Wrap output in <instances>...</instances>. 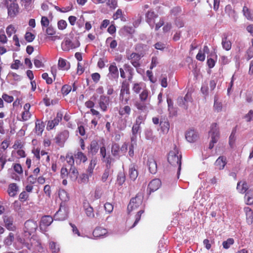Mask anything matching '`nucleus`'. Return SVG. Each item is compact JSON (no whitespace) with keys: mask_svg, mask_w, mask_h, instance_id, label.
<instances>
[{"mask_svg":"<svg viewBox=\"0 0 253 253\" xmlns=\"http://www.w3.org/2000/svg\"><path fill=\"white\" fill-rule=\"evenodd\" d=\"M29 197V195L26 191H23L19 196V199L21 202H24L26 201Z\"/></svg>","mask_w":253,"mask_h":253,"instance_id":"nucleus-62","label":"nucleus"},{"mask_svg":"<svg viewBox=\"0 0 253 253\" xmlns=\"http://www.w3.org/2000/svg\"><path fill=\"white\" fill-rule=\"evenodd\" d=\"M108 231L106 228L98 226L96 227L92 232L93 236L95 238H100L106 237Z\"/></svg>","mask_w":253,"mask_h":253,"instance_id":"nucleus-12","label":"nucleus"},{"mask_svg":"<svg viewBox=\"0 0 253 253\" xmlns=\"http://www.w3.org/2000/svg\"><path fill=\"white\" fill-rule=\"evenodd\" d=\"M109 74L114 78H118L119 77V71L115 62L111 63L109 67Z\"/></svg>","mask_w":253,"mask_h":253,"instance_id":"nucleus-30","label":"nucleus"},{"mask_svg":"<svg viewBox=\"0 0 253 253\" xmlns=\"http://www.w3.org/2000/svg\"><path fill=\"white\" fill-rule=\"evenodd\" d=\"M44 123L42 122L40 120H37V121L36 122V126L35 128L36 133L38 135H42V132L44 130Z\"/></svg>","mask_w":253,"mask_h":253,"instance_id":"nucleus-31","label":"nucleus"},{"mask_svg":"<svg viewBox=\"0 0 253 253\" xmlns=\"http://www.w3.org/2000/svg\"><path fill=\"white\" fill-rule=\"evenodd\" d=\"M146 115H138L135 120L134 124L140 125L142 122L146 119Z\"/></svg>","mask_w":253,"mask_h":253,"instance_id":"nucleus-63","label":"nucleus"},{"mask_svg":"<svg viewBox=\"0 0 253 253\" xmlns=\"http://www.w3.org/2000/svg\"><path fill=\"white\" fill-rule=\"evenodd\" d=\"M127 150V144L126 143H124L121 148L117 143H113L111 147V153L114 157H119L120 153L123 154L126 153Z\"/></svg>","mask_w":253,"mask_h":253,"instance_id":"nucleus-4","label":"nucleus"},{"mask_svg":"<svg viewBox=\"0 0 253 253\" xmlns=\"http://www.w3.org/2000/svg\"><path fill=\"white\" fill-rule=\"evenodd\" d=\"M69 176V171L66 167H63L60 170V177L62 179L66 178Z\"/></svg>","mask_w":253,"mask_h":253,"instance_id":"nucleus-57","label":"nucleus"},{"mask_svg":"<svg viewBox=\"0 0 253 253\" xmlns=\"http://www.w3.org/2000/svg\"><path fill=\"white\" fill-rule=\"evenodd\" d=\"M85 212L86 214V215L92 218L94 216V211L93 209L91 206H88L87 208H86L85 209Z\"/></svg>","mask_w":253,"mask_h":253,"instance_id":"nucleus-55","label":"nucleus"},{"mask_svg":"<svg viewBox=\"0 0 253 253\" xmlns=\"http://www.w3.org/2000/svg\"><path fill=\"white\" fill-rule=\"evenodd\" d=\"M19 188L17 184L15 183H12L9 184L7 188V193L10 197H15L18 191Z\"/></svg>","mask_w":253,"mask_h":253,"instance_id":"nucleus-21","label":"nucleus"},{"mask_svg":"<svg viewBox=\"0 0 253 253\" xmlns=\"http://www.w3.org/2000/svg\"><path fill=\"white\" fill-rule=\"evenodd\" d=\"M65 160L71 167L75 166V160L72 154H67L65 157Z\"/></svg>","mask_w":253,"mask_h":253,"instance_id":"nucleus-45","label":"nucleus"},{"mask_svg":"<svg viewBox=\"0 0 253 253\" xmlns=\"http://www.w3.org/2000/svg\"><path fill=\"white\" fill-rule=\"evenodd\" d=\"M3 221L5 228L9 230L14 231L16 230V226L13 224V218L11 216H5Z\"/></svg>","mask_w":253,"mask_h":253,"instance_id":"nucleus-13","label":"nucleus"},{"mask_svg":"<svg viewBox=\"0 0 253 253\" xmlns=\"http://www.w3.org/2000/svg\"><path fill=\"white\" fill-rule=\"evenodd\" d=\"M49 247L52 253H58L60 251L59 245L55 242H50Z\"/></svg>","mask_w":253,"mask_h":253,"instance_id":"nucleus-42","label":"nucleus"},{"mask_svg":"<svg viewBox=\"0 0 253 253\" xmlns=\"http://www.w3.org/2000/svg\"><path fill=\"white\" fill-rule=\"evenodd\" d=\"M97 164L96 159H92L91 160L88 167L87 169V171L88 174L91 176L93 173V170L95 168V166Z\"/></svg>","mask_w":253,"mask_h":253,"instance_id":"nucleus-40","label":"nucleus"},{"mask_svg":"<svg viewBox=\"0 0 253 253\" xmlns=\"http://www.w3.org/2000/svg\"><path fill=\"white\" fill-rule=\"evenodd\" d=\"M41 23L43 30L44 28L49 26V20L46 16L42 17Z\"/></svg>","mask_w":253,"mask_h":253,"instance_id":"nucleus-52","label":"nucleus"},{"mask_svg":"<svg viewBox=\"0 0 253 253\" xmlns=\"http://www.w3.org/2000/svg\"><path fill=\"white\" fill-rule=\"evenodd\" d=\"M15 240V235L13 233L9 232L8 235L5 237L3 240V243L5 246H10L13 243Z\"/></svg>","mask_w":253,"mask_h":253,"instance_id":"nucleus-36","label":"nucleus"},{"mask_svg":"<svg viewBox=\"0 0 253 253\" xmlns=\"http://www.w3.org/2000/svg\"><path fill=\"white\" fill-rule=\"evenodd\" d=\"M146 21L149 25L153 28L155 23V19L158 17V15L154 11H148L146 13Z\"/></svg>","mask_w":253,"mask_h":253,"instance_id":"nucleus-14","label":"nucleus"},{"mask_svg":"<svg viewBox=\"0 0 253 253\" xmlns=\"http://www.w3.org/2000/svg\"><path fill=\"white\" fill-rule=\"evenodd\" d=\"M119 99L124 104H126L130 99L129 84L126 81L122 83Z\"/></svg>","mask_w":253,"mask_h":253,"instance_id":"nucleus-2","label":"nucleus"},{"mask_svg":"<svg viewBox=\"0 0 253 253\" xmlns=\"http://www.w3.org/2000/svg\"><path fill=\"white\" fill-rule=\"evenodd\" d=\"M79 172L77 168L74 167H71L69 171V177L72 181H75L77 179Z\"/></svg>","mask_w":253,"mask_h":253,"instance_id":"nucleus-33","label":"nucleus"},{"mask_svg":"<svg viewBox=\"0 0 253 253\" xmlns=\"http://www.w3.org/2000/svg\"><path fill=\"white\" fill-rule=\"evenodd\" d=\"M188 98V94H186L184 98L179 97L177 99V103L179 106L183 107L185 109H187V99Z\"/></svg>","mask_w":253,"mask_h":253,"instance_id":"nucleus-38","label":"nucleus"},{"mask_svg":"<svg viewBox=\"0 0 253 253\" xmlns=\"http://www.w3.org/2000/svg\"><path fill=\"white\" fill-rule=\"evenodd\" d=\"M244 212L246 215V220L249 224H251L253 222V211L249 207H245Z\"/></svg>","mask_w":253,"mask_h":253,"instance_id":"nucleus-26","label":"nucleus"},{"mask_svg":"<svg viewBox=\"0 0 253 253\" xmlns=\"http://www.w3.org/2000/svg\"><path fill=\"white\" fill-rule=\"evenodd\" d=\"M110 169H109V168H106L105 169L101 177V180L103 182H105L107 180L110 174Z\"/></svg>","mask_w":253,"mask_h":253,"instance_id":"nucleus-60","label":"nucleus"},{"mask_svg":"<svg viewBox=\"0 0 253 253\" xmlns=\"http://www.w3.org/2000/svg\"><path fill=\"white\" fill-rule=\"evenodd\" d=\"M53 222V218L50 215H44L42 217L40 221V227L42 230L49 226Z\"/></svg>","mask_w":253,"mask_h":253,"instance_id":"nucleus-15","label":"nucleus"},{"mask_svg":"<svg viewBox=\"0 0 253 253\" xmlns=\"http://www.w3.org/2000/svg\"><path fill=\"white\" fill-rule=\"evenodd\" d=\"M134 105L136 109L141 112L146 111L147 110L146 102H143L139 100V101H136Z\"/></svg>","mask_w":253,"mask_h":253,"instance_id":"nucleus-35","label":"nucleus"},{"mask_svg":"<svg viewBox=\"0 0 253 253\" xmlns=\"http://www.w3.org/2000/svg\"><path fill=\"white\" fill-rule=\"evenodd\" d=\"M99 106L101 110L105 112L109 105V98L106 96L101 95L99 100Z\"/></svg>","mask_w":253,"mask_h":253,"instance_id":"nucleus-20","label":"nucleus"},{"mask_svg":"<svg viewBox=\"0 0 253 253\" xmlns=\"http://www.w3.org/2000/svg\"><path fill=\"white\" fill-rule=\"evenodd\" d=\"M160 126L161 130L164 134H167L169 130V123L168 119L166 117L160 119Z\"/></svg>","mask_w":253,"mask_h":253,"instance_id":"nucleus-16","label":"nucleus"},{"mask_svg":"<svg viewBox=\"0 0 253 253\" xmlns=\"http://www.w3.org/2000/svg\"><path fill=\"white\" fill-rule=\"evenodd\" d=\"M143 56L144 55L142 53L132 52L127 57V59L130 61L133 66L135 68H138L140 66V60Z\"/></svg>","mask_w":253,"mask_h":253,"instance_id":"nucleus-8","label":"nucleus"},{"mask_svg":"<svg viewBox=\"0 0 253 253\" xmlns=\"http://www.w3.org/2000/svg\"><path fill=\"white\" fill-rule=\"evenodd\" d=\"M35 38V36L31 32H27L25 35V40L29 42H32Z\"/></svg>","mask_w":253,"mask_h":253,"instance_id":"nucleus-54","label":"nucleus"},{"mask_svg":"<svg viewBox=\"0 0 253 253\" xmlns=\"http://www.w3.org/2000/svg\"><path fill=\"white\" fill-rule=\"evenodd\" d=\"M174 150V151L169 152L168 160L171 165L177 167V175L178 176L181 170L182 156L181 154H179L177 151L178 149L176 147H175Z\"/></svg>","mask_w":253,"mask_h":253,"instance_id":"nucleus-1","label":"nucleus"},{"mask_svg":"<svg viewBox=\"0 0 253 253\" xmlns=\"http://www.w3.org/2000/svg\"><path fill=\"white\" fill-rule=\"evenodd\" d=\"M147 165L149 172L152 174H155L157 171V164L153 156L148 157L147 161Z\"/></svg>","mask_w":253,"mask_h":253,"instance_id":"nucleus-11","label":"nucleus"},{"mask_svg":"<svg viewBox=\"0 0 253 253\" xmlns=\"http://www.w3.org/2000/svg\"><path fill=\"white\" fill-rule=\"evenodd\" d=\"M150 98V91L146 88L143 89L139 95V100L143 102H146Z\"/></svg>","mask_w":253,"mask_h":253,"instance_id":"nucleus-34","label":"nucleus"},{"mask_svg":"<svg viewBox=\"0 0 253 253\" xmlns=\"http://www.w3.org/2000/svg\"><path fill=\"white\" fill-rule=\"evenodd\" d=\"M58 196L62 201L60 205H65V203L69 200V196L68 193L64 189H60L58 192Z\"/></svg>","mask_w":253,"mask_h":253,"instance_id":"nucleus-28","label":"nucleus"},{"mask_svg":"<svg viewBox=\"0 0 253 253\" xmlns=\"http://www.w3.org/2000/svg\"><path fill=\"white\" fill-rule=\"evenodd\" d=\"M16 30L12 25H9L6 29V32L8 37L11 36L13 34L15 33Z\"/></svg>","mask_w":253,"mask_h":253,"instance_id":"nucleus-51","label":"nucleus"},{"mask_svg":"<svg viewBox=\"0 0 253 253\" xmlns=\"http://www.w3.org/2000/svg\"><path fill=\"white\" fill-rule=\"evenodd\" d=\"M213 108L215 111L219 112L222 110V104L221 102L217 101L216 98H214V102L213 105Z\"/></svg>","mask_w":253,"mask_h":253,"instance_id":"nucleus-49","label":"nucleus"},{"mask_svg":"<svg viewBox=\"0 0 253 253\" xmlns=\"http://www.w3.org/2000/svg\"><path fill=\"white\" fill-rule=\"evenodd\" d=\"M67 23L64 20H60L57 23L58 28L60 30H63L67 27Z\"/></svg>","mask_w":253,"mask_h":253,"instance_id":"nucleus-59","label":"nucleus"},{"mask_svg":"<svg viewBox=\"0 0 253 253\" xmlns=\"http://www.w3.org/2000/svg\"><path fill=\"white\" fill-rule=\"evenodd\" d=\"M131 111L130 107L128 105L121 106L119 108V114L121 116H129Z\"/></svg>","mask_w":253,"mask_h":253,"instance_id":"nucleus-29","label":"nucleus"},{"mask_svg":"<svg viewBox=\"0 0 253 253\" xmlns=\"http://www.w3.org/2000/svg\"><path fill=\"white\" fill-rule=\"evenodd\" d=\"M237 189L242 194L245 193L248 189V186L246 181H239L237 183Z\"/></svg>","mask_w":253,"mask_h":253,"instance_id":"nucleus-37","label":"nucleus"},{"mask_svg":"<svg viewBox=\"0 0 253 253\" xmlns=\"http://www.w3.org/2000/svg\"><path fill=\"white\" fill-rule=\"evenodd\" d=\"M31 114L29 111H23L22 113V120L26 121L30 119L31 117Z\"/></svg>","mask_w":253,"mask_h":253,"instance_id":"nucleus-61","label":"nucleus"},{"mask_svg":"<svg viewBox=\"0 0 253 253\" xmlns=\"http://www.w3.org/2000/svg\"><path fill=\"white\" fill-rule=\"evenodd\" d=\"M63 114L61 112H58L56 117L52 120L48 121L47 124L46 128L48 130L52 129L57 126L62 119Z\"/></svg>","mask_w":253,"mask_h":253,"instance_id":"nucleus-9","label":"nucleus"},{"mask_svg":"<svg viewBox=\"0 0 253 253\" xmlns=\"http://www.w3.org/2000/svg\"><path fill=\"white\" fill-rule=\"evenodd\" d=\"M226 158L224 156H220L216 160L214 165L219 170L223 169L226 165Z\"/></svg>","mask_w":253,"mask_h":253,"instance_id":"nucleus-25","label":"nucleus"},{"mask_svg":"<svg viewBox=\"0 0 253 253\" xmlns=\"http://www.w3.org/2000/svg\"><path fill=\"white\" fill-rule=\"evenodd\" d=\"M38 228L37 222L32 220H27L24 224V232L25 236L29 237L35 233Z\"/></svg>","mask_w":253,"mask_h":253,"instance_id":"nucleus-3","label":"nucleus"},{"mask_svg":"<svg viewBox=\"0 0 253 253\" xmlns=\"http://www.w3.org/2000/svg\"><path fill=\"white\" fill-rule=\"evenodd\" d=\"M32 153H33L34 155L36 158H37V160L39 161L40 160V155H41L42 156H46V159L45 162L47 163H49L50 161V157L48 155L47 152H45L44 150H42L41 152H40V149L37 148L36 149L32 150Z\"/></svg>","mask_w":253,"mask_h":253,"instance_id":"nucleus-19","label":"nucleus"},{"mask_svg":"<svg viewBox=\"0 0 253 253\" xmlns=\"http://www.w3.org/2000/svg\"><path fill=\"white\" fill-rule=\"evenodd\" d=\"M72 86L69 84L64 85L61 88V92L63 95H67L72 90Z\"/></svg>","mask_w":253,"mask_h":253,"instance_id":"nucleus-50","label":"nucleus"},{"mask_svg":"<svg viewBox=\"0 0 253 253\" xmlns=\"http://www.w3.org/2000/svg\"><path fill=\"white\" fill-rule=\"evenodd\" d=\"M221 44L222 47L226 50L228 51L231 48L232 43L231 41L228 40V36L226 34L223 35L222 38Z\"/></svg>","mask_w":253,"mask_h":253,"instance_id":"nucleus-23","label":"nucleus"},{"mask_svg":"<svg viewBox=\"0 0 253 253\" xmlns=\"http://www.w3.org/2000/svg\"><path fill=\"white\" fill-rule=\"evenodd\" d=\"M144 212V210H141L137 212L136 214L135 215L134 222L133 223V225L130 227V228H132L136 225V224L138 223V222H139L141 218L142 214Z\"/></svg>","mask_w":253,"mask_h":253,"instance_id":"nucleus-46","label":"nucleus"},{"mask_svg":"<svg viewBox=\"0 0 253 253\" xmlns=\"http://www.w3.org/2000/svg\"><path fill=\"white\" fill-rule=\"evenodd\" d=\"M161 185V181L159 179H154L149 183L148 189L149 190L150 193L153 192L158 190Z\"/></svg>","mask_w":253,"mask_h":253,"instance_id":"nucleus-17","label":"nucleus"},{"mask_svg":"<svg viewBox=\"0 0 253 253\" xmlns=\"http://www.w3.org/2000/svg\"><path fill=\"white\" fill-rule=\"evenodd\" d=\"M103 162L106 163V168H111L112 162L114 161V159L111 157L110 155H108L107 157L106 156L105 159H102Z\"/></svg>","mask_w":253,"mask_h":253,"instance_id":"nucleus-58","label":"nucleus"},{"mask_svg":"<svg viewBox=\"0 0 253 253\" xmlns=\"http://www.w3.org/2000/svg\"><path fill=\"white\" fill-rule=\"evenodd\" d=\"M234 243V239L232 238H229L226 241L222 243L223 247L225 249H228L231 245H233Z\"/></svg>","mask_w":253,"mask_h":253,"instance_id":"nucleus-53","label":"nucleus"},{"mask_svg":"<svg viewBox=\"0 0 253 253\" xmlns=\"http://www.w3.org/2000/svg\"><path fill=\"white\" fill-rule=\"evenodd\" d=\"M143 83H134L132 86V90L136 94L140 93L141 89H142Z\"/></svg>","mask_w":253,"mask_h":253,"instance_id":"nucleus-48","label":"nucleus"},{"mask_svg":"<svg viewBox=\"0 0 253 253\" xmlns=\"http://www.w3.org/2000/svg\"><path fill=\"white\" fill-rule=\"evenodd\" d=\"M113 18L114 20L121 18L122 21H125L126 20L123 16V12L121 9H118L116 12L113 14Z\"/></svg>","mask_w":253,"mask_h":253,"instance_id":"nucleus-47","label":"nucleus"},{"mask_svg":"<svg viewBox=\"0 0 253 253\" xmlns=\"http://www.w3.org/2000/svg\"><path fill=\"white\" fill-rule=\"evenodd\" d=\"M209 133L210 134H219V128L217 127V124L216 123H213L211 124V130Z\"/></svg>","mask_w":253,"mask_h":253,"instance_id":"nucleus-44","label":"nucleus"},{"mask_svg":"<svg viewBox=\"0 0 253 253\" xmlns=\"http://www.w3.org/2000/svg\"><path fill=\"white\" fill-rule=\"evenodd\" d=\"M68 217V212L66 210L65 205H60L59 210L55 213L54 217L56 220H64Z\"/></svg>","mask_w":253,"mask_h":253,"instance_id":"nucleus-10","label":"nucleus"},{"mask_svg":"<svg viewBox=\"0 0 253 253\" xmlns=\"http://www.w3.org/2000/svg\"><path fill=\"white\" fill-rule=\"evenodd\" d=\"M142 203V199L141 196L136 195L134 198L131 199L129 204L127 206V210L129 212L137 209Z\"/></svg>","mask_w":253,"mask_h":253,"instance_id":"nucleus-6","label":"nucleus"},{"mask_svg":"<svg viewBox=\"0 0 253 253\" xmlns=\"http://www.w3.org/2000/svg\"><path fill=\"white\" fill-rule=\"evenodd\" d=\"M45 33L48 36V39L52 41H54L57 39H59L60 37L58 36H55L56 34L55 29L51 26L46 27Z\"/></svg>","mask_w":253,"mask_h":253,"instance_id":"nucleus-18","label":"nucleus"},{"mask_svg":"<svg viewBox=\"0 0 253 253\" xmlns=\"http://www.w3.org/2000/svg\"><path fill=\"white\" fill-rule=\"evenodd\" d=\"M80 46V42L77 41L76 42H73L70 39H65L61 43V48L63 51H68L71 49H74Z\"/></svg>","mask_w":253,"mask_h":253,"instance_id":"nucleus-7","label":"nucleus"},{"mask_svg":"<svg viewBox=\"0 0 253 253\" xmlns=\"http://www.w3.org/2000/svg\"><path fill=\"white\" fill-rule=\"evenodd\" d=\"M5 3L7 4L8 16L11 18L16 17L19 12V7L18 3L11 2L8 4L7 0L5 1Z\"/></svg>","mask_w":253,"mask_h":253,"instance_id":"nucleus-5","label":"nucleus"},{"mask_svg":"<svg viewBox=\"0 0 253 253\" xmlns=\"http://www.w3.org/2000/svg\"><path fill=\"white\" fill-rule=\"evenodd\" d=\"M14 170L19 174L23 173V170L21 165L20 164H14L13 165Z\"/></svg>","mask_w":253,"mask_h":253,"instance_id":"nucleus-56","label":"nucleus"},{"mask_svg":"<svg viewBox=\"0 0 253 253\" xmlns=\"http://www.w3.org/2000/svg\"><path fill=\"white\" fill-rule=\"evenodd\" d=\"M74 156L76 159L79 160L80 162H82L84 163L86 162L87 160L86 156L84 153L80 151H78L75 154Z\"/></svg>","mask_w":253,"mask_h":253,"instance_id":"nucleus-41","label":"nucleus"},{"mask_svg":"<svg viewBox=\"0 0 253 253\" xmlns=\"http://www.w3.org/2000/svg\"><path fill=\"white\" fill-rule=\"evenodd\" d=\"M186 140L189 142H194L198 138V135L194 130L188 131L185 134Z\"/></svg>","mask_w":253,"mask_h":253,"instance_id":"nucleus-27","label":"nucleus"},{"mask_svg":"<svg viewBox=\"0 0 253 253\" xmlns=\"http://www.w3.org/2000/svg\"><path fill=\"white\" fill-rule=\"evenodd\" d=\"M128 173L130 178L133 181L135 180L138 175L137 167L134 165H131L129 168Z\"/></svg>","mask_w":253,"mask_h":253,"instance_id":"nucleus-32","label":"nucleus"},{"mask_svg":"<svg viewBox=\"0 0 253 253\" xmlns=\"http://www.w3.org/2000/svg\"><path fill=\"white\" fill-rule=\"evenodd\" d=\"M58 66L60 70L67 71L70 68V63L67 60L60 57L58 59Z\"/></svg>","mask_w":253,"mask_h":253,"instance_id":"nucleus-22","label":"nucleus"},{"mask_svg":"<svg viewBox=\"0 0 253 253\" xmlns=\"http://www.w3.org/2000/svg\"><path fill=\"white\" fill-rule=\"evenodd\" d=\"M99 150L98 142L96 140H92L88 148V153L92 155H96Z\"/></svg>","mask_w":253,"mask_h":253,"instance_id":"nucleus-24","label":"nucleus"},{"mask_svg":"<svg viewBox=\"0 0 253 253\" xmlns=\"http://www.w3.org/2000/svg\"><path fill=\"white\" fill-rule=\"evenodd\" d=\"M245 198L247 205L253 204V189L249 190L245 194Z\"/></svg>","mask_w":253,"mask_h":253,"instance_id":"nucleus-39","label":"nucleus"},{"mask_svg":"<svg viewBox=\"0 0 253 253\" xmlns=\"http://www.w3.org/2000/svg\"><path fill=\"white\" fill-rule=\"evenodd\" d=\"M42 78L45 80L46 83L48 84H51L53 82V80L51 78L48 76V75L47 73H44L42 74Z\"/></svg>","mask_w":253,"mask_h":253,"instance_id":"nucleus-64","label":"nucleus"},{"mask_svg":"<svg viewBox=\"0 0 253 253\" xmlns=\"http://www.w3.org/2000/svg\"><path fill=\"white\" fill-rule=\"evenodd\" d=\"M244 15L245 17L250 20L253 21V15L251 13L250 9L246 6H244L243 8Z\"/></svg>","mask_w":253,"mask_h":253,"instance_id":"nucleus-43","label":"nucleus"}]
</instances>
